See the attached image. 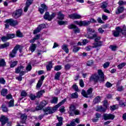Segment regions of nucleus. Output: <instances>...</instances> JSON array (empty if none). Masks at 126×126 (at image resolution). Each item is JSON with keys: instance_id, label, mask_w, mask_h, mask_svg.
Masks as SVG:
<instances>
[{"instance_id": "nucleus-1", "label": "nucleus", "mask_w": 126, "mask_h": 126, "mask_svg": "<svg viewBox=\"0 0 126 126\" xmlns=\"http://www.w3.org/2000/svg\"><path fill=\"white\" fill-rule=\"evenodd\" d=\"M97 73L98 75L97 74H94L91 76L90 78V81H94V82H104L105 81V77L104 76V73H103V71L102 70H98Z\"/></svg>"}, {"instance_id": "nucleus-2", "label": "nucleus", "mask_w": 126, "mask_h": 126, "mask_svg": "<svg viewBox=\"0 0 126 126\" xmlns=\"http://www.w3.org/2000/svg\"><path fill=\"white\" fill-rule=\"evenodd\" d=\"M66 101V99H64L62 101L59 102L57 105H56L53 108L51 109V107H47L45 108L44 109V111L45 112H48L47 114H53V113H55L57 110H58V108L59 107H61L62 105H63L64 103H65Z\"/></svg>"}, {"instance_id": "nucleus-3", "label": "nucleus", "mask_w": 126, "mask_h": 126, "mask_svg": "<svg viewBox=\"0 0 126 126\" xmlns=\"http://www.w3.org/2000/svg\"><path fill=\"white\" fill-rule=\"evenodd\" d=\"M69 116L71 117H73V116H78V115H80V111L78 109H76V107H75V105L74 104H71L69 105V110L68 111Z\"/></svg>"}, {"instance_id": "nucleus-4", "label": "nucleus", "mask_w": 126, "mask_h": 126, "mask_svg": "<svg viewBox=\"0 0 126 126\" xmlns=\"http://www.w3.org/2000/svg\"><path fill=\"white\" fill-rule=\"evenodd\" d=\"M92 92H93V88H90L87 92L85 90H83L81 92L82 95L85 97L86 98H89L91 96V94H92Z\"/></svg>"}, {"instance_id": "nucleus-5", "label": "nucleus", "mask_w": 126, "mask_h": 126, "mask_svg": "<svg viewBox=\"0 0 126 126\" xmlns=\"http://www.w3.org/2000/svg\"><path fill=\"white\" fill-rule=\"evenodd\" d=\"M116 31H113V35L114 37H119V35H120V33L122 32L123 35H126V32H124V30H123L121 28L118 27L116 28Z\"/></svg>"}, {"instance_id": "nucleus-6", "label": "nucleus", "mask_w": 126, "mask_h": 126, "mask_svg": "<svg viewBox=\"0 0 126 126\" xmlns=\"http://www.w3.org/2000/svg\"><path fill=\"white\" fill-rule=\"evenodd\" d=\"M56 17V13H53L51 15H50L49 12H46L44 14V18L46 20H48V21H51L54 18Z\"/></svg>"}, {"instance_id": "nucleus-7", "label": "nucleus", "mask_w": 126, "mask_h": 126, "mask_svg": "<svg viewBox=\"0 0 126 126\" xmlns=\"http://www.w3.org/2000/svg\"><path fill=\"white\" fill-rule=\"evenodd\" d=\"M20 48V46L17 45L14 48V49L12 50V51L10 52L9 54V57L10 58H14L15 56L16 55V54L17 53V51H18V49Z\"/></svg>"}, {"instance_id": "nucleus-8", "label": "nucleus", "mask_w": 126, "mask_h": 126, "mask_svg": "<svg viewBox=\"0 0 126 126\" xmlns=\"http://www.w3.org/2000/svg\"><path fill=\"white\" fill-rule=\"evenodd\" d=\"M103 105L105 108H103L102 106H99L96 109V112H106V109L108 108V101L107 100L104 101Z\"/></svg>"}, {"instance_id": "nucleus-9", "label": "nucleus", "mask_w": 126, "mask_h": 126, "mask_svg": "<svg viewBox=\"0 0 126 126\" xmlns=\"http://www.w3.org/2000/svg\"><path fill=\"white\" fill-rule=\"evenodd\" d=\"M74 23L77 25H79V26H88V25H90V22H89V21H81L80 22L75 21Z\"/></svg>"}, {"instance_id": "nucleus-10", "label": "nucleus", "mask_w": 126, "mask_h": 126, "mask_svg": "<svg viewBox=\"0 0 126 126\" xmlns=\"http://www.w3.org/2000/svg\"><path fill=\"white\" fill-rule=\"evenodd\" d=\"M68 29H73L74 33L76 34V33L80 32V29L77 27L75 25L71 24L68 26Z\"/></svg>"}, {"instance_id": "nucleus-11", "label": "nucleus", "mask_w": 126, "mask_h": 126, "mask_svg": "<svg viewBox=\"0 0 126 126\" xmlns=\"http://www.w3.org/2000/svg\"><path fill=\"white\" fill-rule=\"evenodd\" d=\"M85 36L87 38H88V39H94V38H95L94 39L95 42H100V40L101 39V37L100 36H97L96 34H93V35H86Z\"/></svg>"}, {"instance_id": "nucleus-12", "label": "nucleus", "mask_w": 126, "mask_h": 126, "mask_svg": "<svg viewBox=\"0 0 126 126\" xmlns=\"http://www.w3.org/2000/svg\"><path fill=\"white\" fill-rule=\"evenodd\" d=\"M0 122H1V126H3L8 122V118L4 115H1L0 117Z\"/></svg>"}, {"instance_id": "nucleus-13", "label": "nucleus", "mask_w": 126, "mask_h": 126, "mask_svg": "<svg viewBox=\"0 0 126 126\" xmlns=\"http://www.w3.org/2000/svg\"><path fill=\"white\" fill-rule=\"evenodd\" d=\"M103 119L105 121H107V120H114L115 119V115L111 114H104L103 115Z\"/></svg>"}, {"instance_id": "nucleus-14", "label": "nucleus", "mask_w": 126, "mask_h": 126, "mask_svg": "<svg viewBox=\"0 0 126 126\" xmlns=\"http://www.w3.org/2000/svg\"><path fill=\"white\" fill-rule=\"evenodd\" d=\"M21 14H22V10L20 9L14 12L13 16H14L15 18H18L21 16Z\"/></svg>"}, {"instance_id": "nucleus-15", "label": "nucleus", "mask_w": 126, "mask_h": 126, "mask_svg": "<svg viewBox=\"0 0 126 126\" xmlns=\"http://www.w3.org/2000/svg\"><path fill=\"white\" fill-rule=\"evenodd\" d=\"M68 17H69L71 19H80L81 18V15L77 14V13H74V14H72L71 15H68Z\"/></svg>"}, {"instance_id": "nucleus-16", "label": "nucleus", "mask_w": 126, "mask_h": 126, "mask_svg": "<svg viewBox=\"0 0 126 126\" xmlns=\"http://www.w3.org/2000/svg\"><path fill=\"white\" fill-rule=\"evenodd\" d=\"M32 2H33V0H27L26 3V6L25 7L24 11L25 12H27V10H28V8L32 4Z\"/></svg>"}, {"instance_id": "nucleus-17", "label": "nucleus", "mask_w": 126, "mask_h": 126, "mask_svg": "<svg viewBox=\"0 0 126 126\" xmlns=\"http://www.w3.org/2000/svg\"><path fill=\"white\" fill-rule=\"evenodd\" d=\"M47 105V101H43L41 102V103L40 104V106H36L35 110L36 111H39L43 109V107H45Z\"/></svg>"}, {"instance_id": "nucleus-18", "label": "nucleus", "mask_w": 126, "mask_h": 126, "mask_svg": "<svg viewBox=\"0 0 126 126\" xmlns=\"http://www.w3.org/2000/svg\"><path fill=\"white\" fill-rule=\"evenodd\" d=\"M41 7L42 8H39V11L40 13H41V14H43V13H44V11H45V10H47V9H48V7L45 4H42L41 5Z\"/></svg>"}, {"instance_id": "nucleus-19", "label": "nucleus", "mask_w": 126, "mask_h": 126, "mask_svg": "<svg viewBox=\"0 0 126 126\" xmlns=\"http://www.w3.org/2000/svg\"><path fill=\"white\" fill-rule=\"evenodd\" d=\"M7 21L11 26H15L16 25H17V24H18V22H17V21H14L12 19H8L7 20Z\"/></svg>"}, {"instance_id": "nucleus-20", "label": "nucleus", "mask_w": 126, "mask_h": 126, "mask_svg": "<svg viewBox=\"0 0 126 126\" xmlns=\"http://www.w3.org/2000/svg\"><path fill=\"white\" fill-rule=\"evenodd\" d=\"M125 10V8L122 6H119L117 8V10L116 11V14H120V13H123Z\"/></svg>"}, {"instance_id": "nucleus-21", "label": "nucleus", "mask_w": 126, "mask_h": 126, "mask_svg": "<svg viewBox=\"0 0 126 126\" xmlns=\"http://www.w3.org/2000/svg\"><path fill=\"white\" fill-rule=\"evenodd\" d=\"M24 70V66H20L15 69V73H19L21 71Z\"/></svg>"}, {"instance_id": "nucleus-22", "label": "nucleus", "mask_w": 126, "mask_h": 126, "mask_svg": "<svg viewBox=\"0 0 126 126\" xmlns=\"http://www.w3.org/2000/svg\"><path fill=\"white\" fill-rule=\"evenodd\" d=\"M102 44H103L102 41H97L95 42V43H93V45L94 46V48H98V47H101V46H102Z\"/></svg>"}, {"instance_id": "nucleus-23", "label": "nucleus", "mask_w": 126, "mask_h": 126, "mask_svg": "<svg viewBox=\"0 0 126 126\" xmlns=\"http://www.w3.org/2000/svg\"><path fill=\"white\" fill-rule=\"evenodd\" d=\"M108 7V2L106 1H103L100 4V7L102 9H105V8H107Z\"/></svg>"}, {"instance_id": "nucleus-24", "label": "nucleus", "mask_w": 126, "mask_h": 126, "mask_svg": "<svg viewBox=\"0 0 126 126\" xmlns=\"http://www.w3.org/2000/svg\"><path fill=\"white\" fill-rule=\"evenodd\" d=\"M57 18L60 20H63V19H64V15L62 13V12H59L58 14Z\"/></svg>"}, {"instance_id": "nucleus-25", "label": "nucleus", "mask_w": 126, "mask_h": 126, "mask_svg": "<svg viewBox=\"0 0 126 126\" xmlns=\"http://www.w3.org/2000/svg\"><path fill=\"white\" fill-rule=\"evenodd\" d=\"M1 108L2 109V112H4V113H7V112H8V109H7V107L5 104H3L1 105Z\"/></svg>"}, {"instance_id": "nucleus-26", "label": "nucleus", "mask_w": 126, "mask_h": 126, "mask_svg": "<svg viewBox=\"0 0 126 126\" xmlns=\"http://www.w3.org/2000/svg\"><path fill=\"white\" fill-rule=\"evenodd\" d=\"M62 50L66 52V54H68L69 51L68 50V48L67 47V45L64 44L62 46Z\"/></svg>"}, {"instance_id": "nucleus-27", "label": "nucleus", "mask_w": 126, "mask_h": 126, "mask_svg": "<svg viewBox=\"0 0 126 126\" xmlns=\"http://www.w3.org/2000/svg\"><path fill=\"white\" fill-rule=\"evenodd\" d=\"M21 119L23 121L22 124H24V123L25 122V121H26V119H27V115L26 114H22L21 116Z\"/></svg>"}, {"instance_id": "nucleus-28", "label": "nucleus", "mask_w": 126, "mask_h": 126, "mask_svg": "<svg viewBox=\"0 0 126 126\" xmlns=\"http://www.w3.org/2000/svg\"><path fill=\"white\" fill-rule=\"evenodd\" d=\"M30 51H31L32 53H33L36 50V44H32L30 48H29Z\"/></svg>"}, {"instance_id": "nucleus-29", "label": "nucleus", "mask_w": 126, "mask_h": 126, "mask_svg": "<svg viewBox=\"0 0 126 126\" xmlns=\"http://www.w3.org/2000/svg\"><path fill=\"white\" fill-rule=\"evenodd\" d=\"M44 93H45V90H44L38 92L36 94L37 98H40L41 97V96H42V95H43V94H44Z\"/></svg>"}, {"instance_id": "nucleus-30", "label": "nucleus", "mask_w": 126, "mask_h": 126, "mask_svg": "<svg viewBox=\"0 0 126 126\" xmlns=\"http://www.w3.org/2000/svg\"><path fill=\"white\" fill-rule=\"evenodd\" d=\"M100 101L101 98L100 97V96H97L94 99L93 103L94 104H97V103H100Z\"/></svg>"}, {"instance_id": "nucleus-31", "label": "nucleus", "mask_w": 126, "mask_h": 126, "mask_svg": "<svg viewBox=\"0 0 126 126\" xmlns=\"http://www.w3.org/2000/svg\"><path fill=\"white\" fill-rule=\"evenodd\" d=\"M87 31L88 32V33H89V34H87V35H90L91 36L93 35L91 34V33H94V32H95V30L90 28H87Z\"/></svg>"}, {"instance_id": "nucleus-32", "label": "nucleus", "mask_w": 126, "mask_h": 126, "mask_svg": "<svg viewBox=\"0 0 126 126\" xmlns=\"http://www.w3.org/2000/svg\"><path fill=\"white\" fill-rule=\"evenodd\" d=\"M8 93L7 89H3L1 91V94L2 96H6Z\"/></svg>"}, {"instance_id": "nucleus-33", "label": "nucleus", "mask_w": 126, "mask_h": 126, "mask_svg": "<svg viewBox=\"0 0 126 126\" xmlns=\"http://www.w3.org/2000/svg\"><path fill=\"white\" fill-rule=\"evenodd\" d=\"M9 46V43L6 42L4 44H1L0 45V48L1 49H4V48H7V47Z\"/></svg>"}, {"instance_id": "nucleus-34", "label": "nucleus", "mask_w": 126, "mask_h": 126, "mask_svg": "<svg viewBox=\"0 0 126 126\" xmlns=\"http://www.w3.org/2000/svg\"><path fill=\"white\" fill-rule=\"evenodd\" d=\"M10 67H14L16 64H17V63H18V61H10Z\"/></svg>"}, {"instance_id": "nucleus-35", "label": "nucleus", "mask_w": 126, "mask_h": 126, "mask_svg": "<svg viewBox=\"0 0 126 126\" xmlns=\"http://www.w3.org/2000/svg\"><path fill=\"white\" fill-rule=\"evenodd\" d=\"M53 67V64H52V62H49V64L46 66V68L47 70H51Z\"/></svg>"}, {"instance_id": "nucleus-36", "label": "nucleus", "mask_w": 126, "mask_h": 126, "mask_svg": "<svg viewBox=\"0 0 126 126\" xmlns=\"http://www.w3.org/2000/svg\"><path fill=\"white\" fill-rule=\"evenodd\" d=\"M58 100L59 99L58 97H53L52 100L50 101V102L51 104H57V103H58Z\"/></svg>"}, {"instance_id": "nucleus-37", "label": "nucleus", "mask_w": 126, "mask_h": 126, "mask_svg": "<svg viewBox=\"0 0 126 126\" xmlns=\"http://www.w3.org/2000/svg\"><path fill=\"white\" fill-rule=\"evenodd\" d=\"M71 98H72V99L78 98V94H77L76 92L72 94H71Z\"/></svg>"}, {"instance_id": "nucleus-38", "label": "nucleus", "mask_w": 126, "mask_h": 126, "mask_svg": "<svg viewBox=\"0 0 126 126\" xmlns=\"http://www.w3.org/2000/svg\"><path fill=\"white\" fill-rule=\"evenodd\" d=\"M61 74H62V73H61L60 72H58L55 75V79H56V80H59Z\"/></svg>"}, {"instance_id": "nucleus-39", "label": "nucleus", "mask_w": 126, "mask_h": 126, "mask_svg": "<svg viewBox=\"0 0 126 126\" xmlns=\"http://www.w3.org/2000/svg\"><path fill=\"white\" fill-rule=\"evenodd\" d=\"M118 108H119V105L118 104L113 105L110 106V110L111 111H115V110H117Z\"/></svg>"}, {"instance_id": "nucleus-40", "label": "nucleus", "mask_w": 126, "mask_h": 126, "mask_svg": "<svg viewBox=\"0 0 126 126\" xmlns=\"http://www.w3.org/2000/svg\"><path fill=\"white\" fill-rule=\"evenodd\" d=\"M58 23L59 25H65V24H67V21H58Z\"/></svg>"}, {"instance_id": "nucleus-41", "label": "nucleus", "mask_w": 126, "mask_h": 126, "mask_svg": "<svg viewBox=\"0 0 126 126\" xmlns=\"http://www.w3.org/2000/svg\"><path fill=\"white\" fill-rule=\"evenodd\" d=\"M29 97L30 98L31 100H35V99H36V98H37V95L36 96V95L33 94H31Z\"/></svg>"}, {"instance_id": "nucleus-42", "label": "nucleus", "mask_w": 126, "mask_h": 126, "mask_svg": "<svg viewBox=\"0 0 126 126\" xmlns=\"http://www.w3.org/2000/svg\"><path fill=\"white\" fill-rule=\"evenodd\" d=\"M45 109H46V108H44L43 109L44 112H45L44 114L40 115L38 116V119L39 120H41L42 118H44V116H45V115H49V114H48V112H46L45 111Z\"/></svg>"}, {"instance_id": "nucleus-43", "label": "nucleus", "mask_w": 126, "mask_h": 126, "mask_svg": "<svg viewBox=\"0 0 126 126\" xmlns=\"http://www.w3.org/2000/svg\"><path fill=\"white\" fill-rule=\"evenodd\" d=\"M126 63H123L120 64H119L118 66L117 67L119 68V69H122L124 66H126Z\"/></svg>"}, {"instance_id": "nucleus-44", "label": "nucleus", "mask_w": 126, "mask_h": 126, "mask_svg": "<svg viewBox=\"0 0 126 126\" xmlns=\"http://www.w3.org/2000/svg\"><path fill=\"white\" fill-rule=\"evenodd\" d=\"M63 68V67L62 65H56L54 67V70H56V71H59V70H61Z\"/></svg>"}, {"instance_id": "nucleus-45", "label": "nucleus", "mask_w": 126, "mask_h": 126, "mask_svg": "<svg viewBox=\"0 0 126 126\" xmlns=\"http://www.w3.org/2000/svg\"><path fill=\"white\" fill-rule=\"evenodd\" d=\"M15 37V35L13 33L8 34H7V37L8 38V40L9 39H12Z\"/></svg>"}, {"instance_id": "nucleus-46", "label": "nucleus", "mask_w": 126, "mask_h": 126, "mask_svg": "<svg viewBox=\"0 0 126 126\" xmlns=\"http://www.w3.org/2000/svg\"><path fill=\"white\" fill-rule=\"evenodd\" d=\"M42 84H43V82H42V80H39L36 85V88H40L42 86Z\"/></svg>"}, {"instance_id": "nucleus-47", "label": "nucleus", "mask_w": 126, "mask_h": 126, "mask_svg": "<svg viewBox=\"0 0 126 126\" xmlns=\"http://www.w3.org/2000/svg\"><path fill=\"white\" fill-rule=\"evenodd\" d=\"M118 4L120 6L122 5H126V1H124V0H119V1L118 2Z\"/></svg>"}, {"instance_id": "nucleus-48", "label": "nucleus", "mask_w": 126, "mask_h": 126, "mask_svg": "<svg viewBox=\"0 0 126 126\" xmlns=\"http://www.w3.org/2000/svg\"><path fill=\"white\" fill-rule=\"evenodd\" d=\"M126 103L124 102V101H123V100L119 101V106H120V107L124 108V107H126Z\"/></svg>"}, {"instance_id": "nucleus-49", "label": "nucleus", "mask_w": 126, "mask_h": 126, "mask_svg": "<svg viewBox=\"0 0 126 126\" xmlns=\"http://www.w3.org/2000/svg\"><path fill=\"white\" fill-rule=\"evenodd\" d=\"M4 65H5V61H4V59H0V66H4Z\"/></svg>"}, {"instance_id": "nucleus-50", "label": "nucleus", "mask_w": 126, "mask_h": 126, "mask_svg": "<svg viewBox=\"0 0 126 126\" xmlns=\"http://www.w3.org/2000/svg\"><path fill=\"white\" fill-rule=\"evenodd\" d=\"M14 106V100L12 99L9 102L8 107L10 108L11 107H13Z\"/></svg>"}, {"instance_id": "nucleus-51", "label": "nucleus", "mask_w": 126, "mask_h": 126, "mask_svg": "<svg viewBox=\"0 0 126 126\" xmlns=\"http://www.w3.org/2000/svg\"><path fill=\"white\" fill-rule=\"evenodd\" d=\"M93 63H94V62L92 60H90L87 62V65L88 66H91L93 65Z\"/></svg>"}, {"instance_id": "nucleus-52", "label": "nucleus", "mask_w": 126, "mask_h": 126, "mask_svg": "<svg viewBox=\"0 0 126 126\" xmlns=\"http://www.w3.org/2000/svg\"><path fill=\"white\" fill-rule=\"evenodd\" d=\"M105 86H106V87H107V88H110L112 87V86H113V84H112L111 83H110L109 82H107L105 83Z\"/></svg>"}, {"instance_id": "nucleus-53", "label": "nucleus", "mask_w": 126, "mask_h": 126, "mask_svg": "<svg viewBox=\"0 0 126 126\" xmlns=\"http://www.w3.org/2000/svg\"><path fill=\"white\" fill-rule=\"evenodd\" d=\"M16 33L17 37H19L20 38L23 37V34H22V33H21V32H20V31H17Z\"/></svg>"}, {"instance_id": "nucleus-54", "label": "nucleus", "mask_w": 126, "mask_h": 126, "mask_svg": "<svg viewBox=\"0 0 126 126\" xmlns=\"http://www.w3.org/2000/svg\"><path fill=\"white\" fill-rule=\"evenodd\" d=\"M110 49L112 50V51H116L117 49H118V46H114V45H110Z\"/></svg>"}, {"instance_id": "nucleus-55", "label": "nucleus", "mask_w": 126, "mask_h": 126, "mask_svg": "<svg viewBox=\"0 0 126 126\" xmlns=\"http://www.w3.org/2000/svg\"><path fill=\"white\" fill-rule=\"evenodd\" d=\"M94 48V45L91 46H88L85 48V50L86 51H88V52H89L91 50V49H93Z\"/></svg>"}, {"instance_id": "nucleus-56", "label": "nucleus", "mask_w": 126, "mask_h": 126, "mask_svg": "<svg viewBox=\"0 0 126 126\" xmlns=\"http://www.w3.org/2000/svg\"><path fill=\"white\" fill-rule=\"evenodd\" d=\"M70 67H71V65L69 64H67L64 66V69L66 70H68L69 69H70Z\"/></svg>"}, {"instance_id": "nucleus-57", "label": "nucleus", "mask_w": 126, "mask_h": 126, "mask_svg": "<svg viewBox=\"0 0 126 126\" xmlns=\"http://www.w3.org/2000/svg\"><path fill=\"white\" fill-rule=\"evenodd\" d=\"M79 85L81 87H82V88L84 87V82H83V80L82 79L80 80Z\"/></svg>"}, {"instance_id": "nucleus-58", "label": "nucleus", "mask_w": 126, "mask_h": 126, "mask_svg": "<svg viewBox=\"0 0 126 126\" xmlns=\"http://www.w3.org/2000/svg\"><path fill=\"white\" fill-rule=\"evenodd\" d=\"M80 50V47H75L73 48V53H77Z\"/></svg>"}, {"instance_id": "nucleus-59", "label": "nucleus", "mask_w": 126, "mask_h": 126, "mask_svg": "<svg viewBox=\"0 0 126 126\" xmlns=\"http://www.w3.org/2000/svg\"><path fill=\"white\" fill-rule=\"evenodd\" d=\"M46 27V25L45 24H41L37 28L40 30V31L42 29H44Z\"/></svg>"}, {"instance_id": "nucleus-60", "label": "nucleus", "mask_w": 126, "mask_h": 126, "mask_svg": "<svg viewBox=\"0 0 126 126\" xmlns=\"http://www.w3.org/2000/svg\"><path fill=\"white\" fill-rule=\"evenodd\" d=\"M124 90V87L122 86H119L117 87V91H119L120 92H121V91H123Z\"/></svg>"}, {"instance_id": "nucleus-61", "label": "nucleus", "mask_w": 126, "mask_h": 126, "mask_svg": "<svg viewBox=\"0 0 126 126\" xmlns=\"http://www.w3.org/2000/svg\"><path fill=\"white\" fill-rule=\"evenodd\" d=\"M41 31L37 27L36 29L33 31V34H37V33H39Z\"/></svg>"}, {"instance_id": "nucleus-62", "label": "nucleus", "mask_w": 126, "mask_h": 126, "mask_svg": "<svg viewBox=\"0 0 126 126\" xmlns=\"http://www.w3.org/2000/svg\"><path fill=\"white\" fill-rule=\"evenodd\" d=\"M109 65H110V63L109 62H106L104 63L103 67L104 68H107V67H108Z\"/></svg>"}, {"instance_id": "nucleus-63", "label": "nucleus", "mask_w": 126, "mask_h": 126, "mask_svg": "<svg viewBox=\"0 0 126 126\" xmlns=\"http://www.w3.org/2000/svg\"><path fill=\"white\" fill-rule=\"evenodd\" d=\"M73 89L76 92L78 91V87L76 85H73L72 86Z\"/></svg>"}, {"instance_id": "nucleus-64", "label": "nucleus", "mask_w": 126, "mask_h": 126, "mask_svg": "<svg viewBox=\"0 0 126 126\" xmlns=\"http://www.w3.org/2000/svg\"><path fill=\"white\" fill-rule=\"evenodd\" d=\"M75 126V123L74 122V120H73V121H72L70 125L68 124L66 126Z\"/></svg>"}]
</instances>
